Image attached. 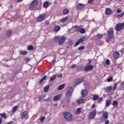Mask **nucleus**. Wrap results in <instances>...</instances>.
Segmentation results:
<instances>
[{"instance_id": "1", "label": "nucleus", "mask_w": 124, "mask_h": 124, "mask_svg": "<svg viewBox=\"0 0 124 124\" xmlns=\"http://www.w3.org/2000/svg\"><path fill=\"white\" fill-rule=\"evenodd\" d=\"M108 38L106 39V42L109 43L111 41V39L114 38V31L113 30H109L108 31Z\"/></svg>"}, {"instance_id": "2", "label": "nucleus", "mask_w": 124, "mask_h": 124, "mask_svg": "<svg viewBox=\"0 0 124 124\" xmlns=\"http://www.w3.org/2000/svg\"><path fill=\"white\" fill-rule=\"evenodd\" d=\"M66 39L64 37H55L54 38V41H57L58 40V44L59 45H62L63 43H64V41Z\"/></svg>"}, {"instance_id": "3", "label": "nucleus", "mask_w": 124, "mask_h": 124, "mask_svg": "<svg viewBox=\"0 0 124 124\" xmlns=\"http://www.w3.org/2000/svg\"><path fill=\"white\" fill-rule=\"evenodd\" d=\"M117 87H118V83H115L113 85V87H112V86L106 87L105 89L106 92H107V93H110V92L112 91V89L113 92H115V91H116V89H117Z\"/></svg>"}, {"instance_id": "4", "label": "nucleus", "mask_w": 124, "mask_h": 124, "mask_svg": "<svg viewBox=\"0 0 124 124\" xmlns=\"http://www.w3.org/2000/svg\"><path fill=\"white\" fill-rule=\"evenodd\" d=\"M38 4V0H33L31 4L29 6V8L30 10H33L36 6Z\"/></svg>"}, {"instance_id": "5", "label": "nucleus", "mask_w": 124, "mask_h": 124, "mask_svg": "<svg viewBox=\"0 0 124 124\" xmlns=\"http://www.w3.org/2000/svg\"><path fill=\"white\" fill-rule=\"evenodd\" d=\"M72 93H73V89L72 88V87H70L68 88V90L65 93V95L66 97L70 98L72 95Z\"/></svg>"}, {"instance_id": "6", "label": "nucleus", "mask_w": 124, "mask_h": 124, "mask_svg": "<svg viewBox=\"0 0 124 124\" xmlns=\"http://www.w3.org/2000/svg\"><path fill=\"white\" fill-rule=\"evenodd\" d=\"M64 118L68 121V122H71L72 121V115L69 112H65L63 114Z\"/></svg>"}, {"instance_id": "7", "label": "nucleus", "mask_w": 124, "mask_h": 124, "mask_svg": "<svg viewBox=\"0 0 124 124\" xmlns=\"http://www.w3.org/2000/svg\"><path fill=\"white\" fill-rule=\"evenodd\" d=\"M123 29H124V23H118L115 26V30L116 31H122Z\"/></svg>"}, {"instance_id": "8", "label": "nucleus", "mask_w": 124, "mask_h": 124, "mask_svg": "<svg viewBox=\"0 0 124 124\" xmlns=\"http://www.w3.org/2000/svg\"><path fill=\"white\" fill-rule=\"evenodd\" d=\"M21 120H28L29 119V114L27 111H24L22 112L21 115Z\"/></svg>"}, {"instance_id": "9", "label": "nucleus", "mask_w": 124, "mask_h": 124, "mask_svg": "<svg viewBox=\"0 0 124 124\" xmlns=\"http://www.w3.org/2000/svg\"><path fill=\"white\" fill-rule=\"evenodd\" d=\"M46 18V15L45 14H43L40 15L37 17V21L39 22H42V21H44L45 18Z\"/></svg>"}, {"instance_id": "10", "label": "nucleus", "mask_w": 124, "mask_h": 124, "mask_svg": "<svg viewBox=\"0 0 124 124\" xmlns=\"http://www.w3.org/2000/svg\"><path fill=\"white\" fill-rule=\"evenodd\" d=\"M85 37L80 38L75 44L74 46H78V45H79V44H80V43H82V42H84L85 41Z\"/></svg>"}, {"instance_id": "11", "label": "nucleus", "mask_w": 124, "mask_h": 124, "mask_svg": "<svg viewBox=\"0 0 124 124\" xmlns=\"http://www.w3.org/2000/svg\"><path fill=\"white\" fill-rule=\"evenodd\" d=\"M103 117H101V121H105L108 119V112L104 111L102 114Z\"/></svg>"}, {"instance_id": "12", "label": "nucleus", "mask_w": 124, "mask_h": 124, "mask_svg": "<svg viewBox=\"0 0 124 124\" xmlns=\"http://www.w3.org/2000/svg\"><path fill=\"white\" fill-rule=\"evenodd\" d=\"M93 67L92 65H86L84 67V70L85 71H89V70H93Z\"/></svg>"}, {"instance_id": "13", "label": "nucleus", "mask_w": 124, "mask_h": 124, "mask_svg": "<svg viewBox=\"0 0 124 124\" xmlns=\"http://www.w3.org/2000/svg\"><path fill=\"white\" fill-rule=\"evenodd\" d=\"M95 116H96V110L92 111L89 115V117L91 119H94Z\"/></svg>"}, {"instance_id": "14", "label": "nucleus", "mask_w": 124, "mask_h": 124, "mask_svg": "<svg viewBox=\"0 0 124 124\" xmlns=\"http://www.w3.org/2000/svg\"><path fill=\"white\" fill-rule=\"evenodd\" d=\"M85 78H78L77 79L76 81H75V84L76 85H79V84H80V83H83V81H84Z\"/></svg>"}, {"instance_id": "15", "label": "nucleus", "mask_w": 124, "mask_h": 124, "mask_svg": "<svg viewBox=\"0 0 124 124\" xmlns=\"http://www.w3.org/2000/svg\"><path fill=\"white\" fill-rule=\"evenodd\" d=\"M85 7V5L82 3H78L77 5V8L78 10H81V9H83Z\"/></svg>"}, {"instance_id": "16", "label": "nucleus", "mask_w": 124, "mask_h": 124, "mask_svg": "<svg viewBox=\"0 0 124 124\" xmlns=\"http://www.w3.org/2000/svg\"><path fill=\"white\" fill-rule=\"evenodd\" d=\"M113 57L115 59H119L120 57V52L119 51H116L113 53Z\"/></svg>"}, {"instance_id": "17", "label": "nucleus", "mask_w": 124, "mask_h": 124, "mask_svg": "<svg viewBox=\"0 0 124 124\" xmlns=\"http://www.w3.org/2000/svg\"><path fill=\"white\" fill-rule=\"evenodd\" d=\"M11 33H12V30H9L7 31H6L5 33L6 37H10V36H11Z\"/></svg>"}, {"instance_id": "18", "label": "nucleus", "mask_w": 124, "mask_h": 124, "mask_svg": "<svg viewBox=\"0 0 124 124\" xmlns=\"http://www.w3.org/2000/svg\"><path fill=\"white\" fill-rule=\"evenodd\" d=\"M105 14L106 15H111L112 14V10L110 8H107L106 9Z\"/></svg>"}, {"instance_id": "19", "label": "nucleus", "mask_w": 124, "mask_h": 124, "mask_svg": "<svg viewBox=\"0 0 124 124\" xmlns=\"http://www.w3.org/2000/svg\"><path fill=\"white\" fill-rule=\"evenodd\" d=\"M61 99V94H58L57 95H56L54 97L53 100L54 101H59V100H60Z\"/></svg>"}, {"instance_id": "20", "label": "nucleus", "mask_w": 124, "mask_h": 124, "mask_svg": "<svg viewBox=\"0 0 124 124\" xmlns=\"http://www.w3.org/2000/svg\"><path fill=\"white\" fill-rule=\"evenodd\" d=\"M79 32L81 33V34H84L86 32V30L84 28H82V27H79L78 29Z\"/></svg>"}, {"instance_id": "21", "label": "nucleus", "mask_w": 124, "mask_h": 124, "mask_svg": "<svg viewBox=\"0 0 124 124\" xmlns=\"http://www.w3.org/2000/svg\"><path fill=\"white\" fill-rule=\"evenodd\" d=\"M46 78H47V76H44L38 82V85H41V84L43 83V81H45V80H46Z\"/></svg>"}, {"instance_id": "22", "label": "nucleus", "mask_w": 124, "mask_h": 124, "mask_svg": "<svg viewBox=\"0 0 124 124\" xmlns=\"http://www.w3.org/2000/svg\"><path fill=\"white\" fill-rule=\"evenodd\" d=\"M81 94L83 96H86L88 94V91L86 89H84L82 91Z\"/></svg>"}, {"instance_id": "23", "label": "nucleus", "mask_w": 124, "mask_h": 124, "mask_svg": "<svg viewBox=\"0 0 124 124\" xmlns=\"http://www.w3.org/2000/svg\"><path fill=\"white\" fill-rule=\"evenodd\" d=\"M60 30H61V27H60L59 26H56L54 28V31L55 32H58Z\"/></svg>"}, {"instance_id": "24", "label": "nucleus", "mask_w": 124, "mask_h": 124, "mask_svg": "<svg viewBox=\"0 0 124 124\" xmlns=\"http://www.w3.org/2000/svg\"><path fill=\"white\" fill-rule=\"evenodd\" d=\"M98 98H99V96L97 94H95L93 97V101H96Z\"/></svg>"}, {"instance_id": "25", "label": "nucleus", "mask_w": 124, "mask_h": 124, "mask_svg": "<svg viewBox=\"0 0 124 124\" xmlns=\"http://www.w3.org/2000/svg\"><path fill=\"white\" fill-rule=\"evenodd\" d=\"M68 13H69V10H68V9H64L63 10V14L64 15H66L68 14Z\"/></svg>"}, {"instance_id": "26", "label": "nucleus", "mask_w": 124, "mask_h": 124, "mask_svg": "<svg viewBox=\"0 0 124 124\" xmlns=\"http://www.w3.org/2000/svg\"><path fill=\"white\" fill-rule=\"evenodd\" d=\"M56 78H57V75H55L53 77H51L49 80V82L50 83L51 81H54V80L56 79Z\"/></svg>"}, {"instance_id": "27", "label": "nucleus", "mask_w": 124, "mask_h": 124, "mask_svg": "<svg viewBox=\"0 0 124 124\" xmlns=\"http://www.w3.org/2000/svg\"><path fill=\"white\" fill-rule=\"evenodd\" d=\"M68 19V18L67 16L61 19H60V22H61V23H64V22H65Z\"/></svg>"}, {"instance_id": "28", "label": "nucleus", "mask_w": 124, "mask_h": 124, "mask_svg": "<svg viewBox=\"0 0 124 124\" xmlns=\"http://www.w3.org/2000/svg\"><path fill=\"white\" fill-rule=\"evenodd\" d=\"M17 110H18V106H16L12 109V113H15L16 112V111H17Z\"/></svg>"}, {"instance_id": "29", "label": "nucleus", "mask_w": 124, "mask_h": 124, "mask_svg": "<svg viewBox=\"0 0 124 124\" xmlns=\"http://www.w3.org/2000/svg\"><path fill=\"white\" fill-rule=\"evenodd\" d=\"M48 6H49V2L48 1L45 2L43 4V7H44L45 8H47Z\"/></svg>"}, {"instance_id": "30", "label": "nucleus", "mask_w": 124, "mask_h": 124, "mask_svg": "<svg viewBox=\"0 0 124 124\" xmlns=\"http://www.w3.org/2000/svg\"><path fill=\"white\" fill-rule=\"evenodd\" d=\"M19 53L20 55H23V56H25V55H27V54H28V52L25 50H22L20 51Z\"/></svg>"}, {"instance_id": "31", "label": "nucleus", "mask_w": 124, "mask_h": 124, "mask_svg": "<svg viewBox=\"0 0 124 124\" xmlns=\"http://www.w3.org/2000/svg\"><path fill=\"white\" fill-rule=\"evenodd\" d=\"M65 86V84H62L59 86L58 90V91H61V90H62L63 88H64V86Z\"/></svg>"}, {"instance_id": "32", "label": "nucleus", "mask_w": 124, "mask_h": 124, "mask_svg": "<svg viewBox=\"0 0 124 124\" xmlns=\"http://www.w3.org/2000/svg\"><path fill=\"white\" fill-rule=\"evenodd\" d=\"M74 29H76V31H79V29H79V28H82V25H80L79 26L76 25V26H74Z\"/></svg>"}, {"instance_id": "33", "label": "nucleus", "mask_w": 124, "mask_h": 124, "mask_svg": "<svg viewBox=\"0 0 124 124\" xmlns=\"http://www.w3.org/2000/svg\"><path fill=\"white\" fill-rule=\"evenodd\" d=\"M49 87L50 86L49 85H47V86H46L44 88V92H45V93H47V92H48V91H49Z\"/></svg>"}, {"instance_id": "34", "label": "nucleus", "mask_w": 124, "mask_h": 124, "mask_svg": "<svg viewBox=\"0 0 124 124\" xmlns=\"http://www.w3.org/2000/svg\"><path fill=\"white\" fill-rule=\"evenodd\" d=\"M110 103H111V102L109 100H107L106 103V107H108V106H110Z\"/></svg>"}, {"instance_id": "35", "label": "nucleus", "mask_w": 124, "mask_h": 124, "mask_svg": "<svg viewBox=\"0 0 124 124\" xmlns=\"http://www.w3.org/2000/svg\"><path fill=\"white\" fill-rule=\"evenodd\" d=\"M76 115H79L81 114V108H78L77 111L76 112Z\"/></svg>"}, {"instance_id": "36", "label": "nucleus", "mask_w": 124, "mask_h": 124, "mask_svg": "<svg viewBox=\"0 0 124 124\" xmlns=\"http://www.w3.org/2000/svg\"><path fill=\"white\" fill-rule=\"evenodd\" d=\"M102 101H103V97H101L98 99L97 103H100V102H102Z\"/></svg>"}, {"instance_id": "37", "label": "nucleus", "mask_w": 124, "mask_h": 124, "mask_svg": "<svg viewBox=\"0 0 124 124\" xmlns=\"http://www.w3.org/2000/svg\"><path fill=\"white\" fill-rule=\"evenodd\" d=\"M97 38H98L99 39H100V38H102L103 37V34H98L97 35Z\"/></svg>"}, {"instance_id": "38", "label": "nucleus", "mask_w": 124, "mask_h": 124, "mask_svg": "<svg viewBox=\"0 0 124 124\" xmlns=\"http://www.w3.org/2000/svg\"><path fill=\"white\" fill-rule=\"evenodd\" d=\"M0 117H2V118H4V119H6V115L5 113H1L0 114Z\"/></svg>"}, {"instance_id": "39", "label": "nucleus", "mask_w": 124, "mask_h": 124, "mask_svg": "<svg viewBox=\"0 0 124 124\" xmlns=\"http://www.w3.org/2000/svg\"><path fill=\"white\" fill-rule=\"evenodd\" d=\"M28 49L29 50V51L33 50V46H29L28 47Z\"/></svg>"}, {"instance_id": "40", "label": "nucleus", "mask_w": 124, "mask_h": 124, "mask_svg": "<svg viewBox=\"0 0 124 124\" xmlns=\"http://www.w3.org/2000/svg\"><path fill=\"white\" fill-rule=\"evenodd\" d=\"M118 101H114L113 102V106H118Z\"/></svg>"}, {"instance_id": "41", "label": "nucleus", "mask_w": 124, "mask_h": 124, "mask_svg": "<svg viewBox=\"0 0 124 124\" xmlns=\"http://www.w3.org/2000/svg\"><path fill=\"white\" fill-rule=\"evenodd\" d=\"M24 61L26 62H30V61H31V58H29L28 57H26V58H25Z\"/></svg>"}, {"instance_id": "42", "label": "nucleus", "mask_w": 124, "mask_h": 124, "mask_svg": "<svg viewBox=\"0 0 124 124\" xmlns=\"http://www.w3.org/2000/svg\"><path fill=\"white\" fill-rule=\"evenodd\" d=\"M84 101V99H79L78 100V104H81Z\"/></svg>"}, {"instance_id": "43", "label": "nucleus", "mask_w": 124, "mask_h": 124, "mask_svg": "<svg viewBox=\"0 0 124 124\" xmlns=\"http://www.w3.org/2000/svg\"><path fill=\"white\" fill-rule=\"evenodd\" d=\"M85 49V46H80L78 47V50L79 51H82V50H84Z\"/></svg>"}, {"instance_id": "44", "label": "nucleus", "mask_w": 124, "mask_h": 124, "mask_svg": "<svg viewBox=\"0 0 124 124\" xmlns=\"http://www.w3.org/2000/svg\"><path fill=\"white\" fill-rule=\"evenodd\" d=\"M44 120H45V116H43L42 117H41L40 119L41 123H43V122L44 121Z\"/></svg>"}, {"instance_id": "45", "label": "nucleus", "mask_w": 124, "mask_h": 124, "mask_svg": "<svg viewBox=\"0 0 124 124\" xmlns=\"http://www.w3.org/2000/svg\"><path fill=\"white\" fill-rule=\"evenodd\" d=\"M106 64H107V65H109V64H110V61L109 60L107 59L106 61Z\"/></svg>"}, {"instance_id": "46", "label": "nucleus", "mask_w": 124, "mask_h": 124, "mask_svg": "<svg viewBox=\"0 0 124 124\" xmlns=\"http://www.w3.org/2000/svg\"><path fill=\"white\" fill-rule=\"evenodd\" d=\"M113 80V78L112 77H110L109 78H108V82H112Z\"/></svg>"}, {"instance_id": "47", "label": "nucleus", "mask_w": 124, "mask_h": 124, "mask_svg": "<svg viewBox=\"0 0 124 124\" xmlns=\"http://www.w3.org/2000/svg\"><path fill=\"white\" fill-rule=\"evenodd\" d=\"M43 98H44V96L43 95H42L39 97V100H42V99H43Z\"/></svg>"}, {"instance_id": "48", "label": "nucleus", "mask_w": 124, "mask_h": 124, "mask_svg": "<svg viewBox=\"0 0 124 124\" xmlns=\"http://www.w3.org/2000/svg\"><path fill=\"white\" fill-rule=\"evenodd\" d=\"M110 124V121H109L108 120H107L105 122V124Z\"/></svg>"}, {"instance_id": "49", "label": "nucleus", "mask_w": 124, "mask_h": 124, "mask_svg": "<svg viewBox=\"0 0 124 124\" xmlns=\"http://www.w3.org/2000/svg\"><path fill=\"white\" fill-rule=\"evenodd\" d=\"M122 12V10L121 9H118L117 10V13H121Z\"/></svg>"}, {"instance_id": "50", "label": "nucleus", "mask_w": 124, "mask_h": 124, "mask_svg": "<svg viewBox=\"0 0 124 124\" xmlns=\"http://www.w3.org/2000/svg\"><path fill=\"white\" fill-rule=\"evenodd\" d=\"M58 78H62V74H60L57 76Z\"/></svg>"}, {"instance_id": "51", "label": "nucleus", "mask_w": 124, "mask_h": 124, "mask_svg": "<svg viewBox=\"0 0 124 124\" xmlns=\"http://www.w3.org/2000/svg\"><path fill=\"white\" fill-rule=\"evenodd\" d=\"M75 67H76V65H75V64H73L71 66V68H75Z\"/></svg>"}, {"instance_id": "52", "label": "nucleus", "mask_w": 124, "mask_h": 124, "mask_svg": "<svg viewBox=\"0 0 124 124\" xmlns=\"http://www.w3.org/2000/svg\"><path fill=\"white\" fill-rule=\"evenodd\" d=\"M91 62H92V60H89V62H88V63L87 65H91Z\"/></svg>"}, {"instance_id": "53", "label": "nucleus", "mask_w": 124, "mask_h": 124, "mask_svg": "<svg viewBox=\"0 0 124 124\" xmlns=\"http://www.w3.org/2000/svg\"><path fill=\"white\" fill-rule=\"evenodd\" d=\"M7 124H14V122H13V121H11L10 122L7 123Z\"/></svg>"}, {"instance_id": "54", "label": "nucleus", "mask_w": 124, "mask_h": 124, "mask_svg": "<svg viewBox=\"0 0 124 124\" xmlns=\"http://www.w3.org/2000/svg\"><path fill=\"white\" fill-rule=\"evenodd\" d=\"M93 0H89L88 2V3H93Z\"/></svg>"}, {"instance_id": "55", "label": "nucleus", "mask_w": 124, "mask_h": 124, "mask_svg": "<svg viewBox=\"0 0 124 124\" xmlns=\"http://www.w3.org/2000/svg\"><path fill=\"white\" fill-rule=\"evenodd\" d=\"M94 107H95V104H93L92 107H91V108L93 109V108H94Z\"/></svg>"}, {"instance_id": "56", "label": "nucleus", "mask_w": 124, "mask_h": 124, "mask_svg": "<svg viewBox=\"0 0 124 124\" xmlns=\"http://www.w3.org/2000/svg\"><path fill=\"white\" fill-rule=\"evenodd\" d=\"M56 62V59H54L53 60L51 61V63H52V64L53 63H54V62Z\"/></svg>"}, {"instance_id": "57", "label": "nucleus", "mask_w": 124, "mask_h": 124, "mask_svg": "<svg viewBox=\"0 0 124 124\" xmlns=\"http://www.w3.org/2000/svg\"><path fill=\"white\" fill-rule=\"evenodd\" d=\"M49 24V21H46L45 22V24L46 25H48Z\"/></svg>"}, {"instance_id": "58", "label": "nucleus", "mask_w": 124, "mask_h": 124, "mask_svg": "<svg viewBox=\"0 0 124 124\" xmlns=\"http://www.w3.org/2000/svg\"><path fill=\"white\" fill-rule=\"evenodd\" d=\"M17 2H21V1H23V0H16Z\"/></svg>"}, {"instance_id": "59", "label": "nucleus", "mask_w": 124, "mask_h": 124, "mask_svg": "<svg viewBox=\"0 0 124 124\" xmlns=\"http://www.w3.org/2000/svg\"><path fill=\"white\" fill-rule=\"evenodd\" d=\"M2 122V118H0V124H1Z\"/></svg>"}, {"instance_id": "60", "label": "nucleus", "mask_w": 124, "mask_h": 124, "mask_svg": "<svg viewBox=\"0 0 124 124\" xmlns=\"http://www.w3.org/2000/svg\"><path fill=\"white\" fill-rule=\"evenodd\" d=\"M123 15H124V13H122L121 15H120V16H121V17H123Z\"/></svg>"}, {"instance_id": "61", "label": "nucleus", "mask_w": 124, "mask_h": 124, "mask_svg": "<svg viewBox=\"0 0 124 124\" xmlns=\"http://www.w3.org/2000/svg\"><path fill=\"white\" fill-rule=\"evenodd\" d=\"M123 86H124V82L122 83Z\"/></svg>"}]
</instances>
